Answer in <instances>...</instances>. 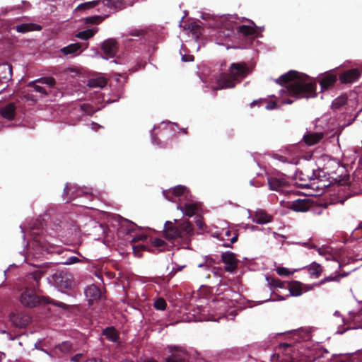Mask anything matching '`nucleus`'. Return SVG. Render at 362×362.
I'll return each mask as SVG.
<instances>
[{"instance_id":"774afa93","label":"nucleus","mask_w":362,"mask_h":362,"mask_svg":"<svg viewBox=\"0 0 362 362\" xmlns=\"http://www.w3.org/2000/svg\"><path fill=\"white\" fill-rule=\"evenodd\" d=\"M301 185H303L305 187H309V184L306 183V184H301Z\"/></svg>"},{"instance_id":"6e6552de","label":"nucleus","mask_w":362,"mask_h":362,"mask_svg":"<svg viewBox=\"0 0 362 362\" xmlns=\"http://www.w3.org/2000/svg\"><path fill=\"white\" fill-rule=\"evenodd\" d=\"M168 351L170 354L165 358V362H187L188 354L182 348L169 346Z\"/></svg>"},{"instance_id":"0e129e2a","label":"nucleus","mask_w":362,"mask_h":362,"mask_svg":"<svg viewBox=\"0 0 362 362\" xmlns=\"http://www.w3.org/2000/svg\"><path fill=\"white\" fill-rule=\"evenodd\" d=\"M1 72L0 73V75H1V76H5V75H6L7 74H6V72H5V71H4V69L2 68V66L1 67Z\"/></svg>"},{"instance_id":"603ef678","label":"nucleus","mask_w":362,"mask_h":362,"mask_svg":"<svg viewBox=\"0 0 362 362\" xmlns=\"http://www.w3.org/2000/svg\"><path fill=\"white\" fill-rule=\"evenodd\" d=\"M277 107V103L275 101H270L267 103L266 108L267 110H273Z\"/></svg>"},{"instance_id":"412c9836","label":"nucleus","mask_w":362,"mask_h":362,"mask_svg":"<svg viewBox=\"0 0 362 362\" xmlns=\"http://www.w3.org/2000/svg\"><path fill=\"white\" fill-rule=\"evenodd\" d=\"M13 28L18 33H25L30 31H40L42 30V26L36 23H29L17 25Z\"/></svg>"},{"instance_id":"f8f14e48","label":"nucleus","mask_w":362,"mask_h":362,"mask_svg":"<svg viewBox=\"0 0 362 362\" xmlns=\"http://www.w3.org/2000/svg\"><path fill=\"white\" fill-rule=\"evenodd\" d=\"M101 49L107 59L113 58L118 51V43L115 39H107L102 43Z\"/></svg>"},{"instance_id":"f3484780","label":"nucleus","mask_w":362,"mask_h":362,"mask_svg":"<svg viewBox=\"0 0 362 362\" xmlns=\"http://www.w3.org/2000/svg\"><path fill=\"white\" fill-rule=\"evenodd\" d=\"M85 294L88 298L89 305H92L94 301L100 299L101 296V291L99 287L92 284L86 288Z\"/></svg>"},{"instance_id":"ea45409f","label":"nucleus","mask_w":362,"mask_h":362,"mask_svg":"<svg viewBox=\"0 0 362 362\" xmlns=\"http://www.w3.org/2000/svg\"><path fill=\"white\" fill-rule=\"evenodd\" d=\"M39 82L42 83H45L49 85L50 87H52L55 85L56 81L53 77H44L41 78L38 80Z\"/></svg>"},{"instance_id":"7c9ffc66","label":"nucleus","mask_w":362,"mask_h":362,"mask_svg":"<svg viewBox=\"0 0 362 362\" xmlns=\"http://www.w3.org/2000/svg\"><path fill=\"white\" fill-rule=\"evenodd\" d=\"M347 102V97L346 95H340L335 98L332 103V110H339L344 106Z\"/></svg>"},{"instance_id":"2eb2a0df","label":"nucleus","mask_w":362,"mask_h":362,"mask_svg":"<svg viewBox=\"0 0 362 362\" xmlns=\"http://www.w3.org/2000/svg\"><path fill=\"white\" fill-rule=\"evenodd\" d=\"M287 288L292 296H299L303 292H306L313 288V286H308L303 284L298 281H293L287 284Z\"/></svg>"},{"instance_id":"8fccbe9b","label":"nucleus","mask_w":362,"mask_h":362,"mask_svg":"<svg viewBox=\"0 0 362 362\" xmlns=\"http://www.w3.org/2000/svg\"><path fill=\"white\" fill-rule=\"evenodd\" d=\"M226 288H228V285L226 284H220L217 288V290L216 291V293H217L218 295H220L223 290H226Z\"/></svg>"},{"instance_id":"f704fd0d","label":"nucleus","mask_w":362,"mask_h":362,"mask_svg":"<svg viewBox=\"0 0 362 362\" xmlns=\"http://www.w3.org/2000/svg\"><path fill=\"white\" fill-rule=\"evenodd\" d=\"M223 235L226 238V240H230V243H234L238 240V234L236 231H231L230 230L227 229L224 232Z\"/></svg>"},{"instance_id":"a211bd4d","label":"nucleus","mask_w":362,"mask_h":362,"mask_svg":"<svg viewBox=\"0 0 362 362\" xmlns=\"http://www.w3.org/2000/svg\"><path fill=\"white\" fill-rule=\"evenodd\" d=\"M81 190L76 189V187L69 183H66L63 190V197L66 202H70L76 197L80 196Z\"/></svg>"},{"instance_id":"79ce46f5","label":"nucleus","mask_w":362,"mask_h":362,"mask_svg":"<svg viewBox=\"0 0 362 362\" xmlns=\"http://www.w3.org/2000/svg\"><path fill=\"white\" fill-rule=\"evenodd\" d=\"M59 349L62 352H68L71 349V344L69 341L63 342L58 346Z\"/></svg>"},{"instance_id":"c756f323","label":"nucleus","mask_w":362,"mask_h":362,"mask_svg":"<svg viewBox=\"0 0 362 362\" xmlns=\"http://www.w3.org/2000/svg\"><path fill=\"white\" fill-rule=\"evenodd\" d=\"M308 272L310 275L319 277L322 273L321 265L316 262H313L308 267Z\"/></svg>"},{"instance_id":"09e8293b","label":"nucleus","mask_w":362,"mask_h":362,"mask_svg":"<svg viewBox=\"0 0 362 362\" xmlns=\"http://www.w3.org/2000/svg\"><path fill=\"white\" fill-rule=\"evenodd\" d=\"M42 226V223L39 221H36L35 223H33V226L31 227L32 229V235H39L38 232H35V229H39Z\"/></svg>"},{"instance_id":"f03ea898","label":"nucleus","mask_w":362,"mask_h":362,"mask_svg":"<svg viewBox=\"0 0 362 362\" xmlns=\"http://www.w3.org/2000/svg\"><path fill=\"white\" fill-rule=\"evenodd\" d=\"M163 194L168 200L170 202H174V199L175 197H178L180 200L182 199H186L187 202L184 204V205L180 204L177 206V209H179L185 216L188 217H192L199 210V204L191 201V192L189 189L184 185H180L175 186L173 188L164 190L163 192Z\"/></svg>"},{"instance_id":"4d7b16f0","label":"nucleus","mask_w":362,"mask_h":362,"mask_svg":"<svg viewBox=\"0 0 362 362\" xmlns=\"http://www.w3.org/2000/svg\"><path fill=\"white\" fill-rule=\"evenodd\" d=\"M81 357H82L81 354H77L71 358V361L77 362L81 359Z\"/></svg>"},{"instance_id":"3c124183","label":"nucleus","mask_w":362,"mask_h":362,"mask_svg":"<svg viewBox=\"0 0 362 362\" xmlns=\"http://www.w3.org/2000/svg\"><path fill=\"white\" fill-rule=\"evenodd\" d=\"M34 89L35 91H37L38 93H42L44 95H47V93L46 90L45 89V88H43L40 86L35 85Z\"/></svg>"},{"instance_id":"9b49d317","label":"nucleus","mask_w":362,"mask_h":362,"mask_svg":"<svg viewBox=\"0 0 362 362\" xmlns=\"http://www.w3.org/2000/svg\"><path fill=\"white\" fill-rule=\"evenodd\" d=\"M361 71L358 68L346 70L339 76V81L343 84L352 83L360 78Z\"/></svg>"},{"instance_id":"4468645a","label":"nucleus","mask_w":362,"mask_h":362,"mask_svg":"<svg viewBox=\"0 0 362 362\" xmlns=\"http://www.w3.org/2000/svg\"><path fill=\"white\" fill-rule=\"evenodd\" d=\"M221 259L226 264L225 270L226 272H233L237 269L238 260L234 253L231 252H223L221 255Z\"/></svg>"},{"instance_id":"4c0bfd02","label":"nucleus","mask_w":362,"mask_h":362,"mask_svg":"<svg viewBox=\"0 0 362 362\" xmlns=\"http://www.w3.org/2000/svg\"><path fill=\"white\" fill-rule=\"evenodd\" d=\"M80 109L83 112L89 115H92L95 112L93 107L87 103L81 104L80 105Z\"/></svg>"},{"instance_id":"cd10ccee","label":"nucleus","mask_w":362,"mask_h":362,"mask_svg":"<svg viewBox=\"0 0 362 362\" xmlns=\"http://www.w3.org/2000/svg\"><path fill=\"white\" fill-rule=\"evenodd\" d=\"M98 30V28H97L93 29H87L78 33L76 35V37L79 39L86 40L93 37L95 34L97 33Z\"/></svg>"},{"instance_id":"f257e3e1","label":"nucleus","mask_w":362,"mask_h":362,"mask_svg":"<svg viewBox=\"0 0 362 362\" xmlns=\"http://www.w3.org/2000/svg\"><path fill=\"white\" fill-rule=\"evenodd\" d=\"M275 82L285 88L281 90L296 100L315 98L317 96V83L309 76L291 70L281 75Z\"/></svg>"},{"instance_id":"5701e85b","label":"nucleus","mask_w":362,"mask_h":362,"mask_svg":"<svg viewBox=\"0 0 362 362\" xmlns=\"http://www.w3.org/2000/svg\"><path fill=\"white\" fill-rule=\"evenodd\" d=\"M83 45H84L83 49H86L88 47V43H86V44H82L80 42L72 43V44L69 45L66 47L62 48L61 52L64 55L74 54L77 51L81 49Z\"/></svg>"},{"instance_id":"72a5a7b5","label":"nucleus","mask_w":362,"mask_h":362,"mask_svg":"<svg viewBox=\"0 0 362 362\" xmlns=\"http://www.w3.org/2000/svg\"><path fill=\"white\" fill-rule=\"evenodd\" d=\"M100 1V0H96V1H92L82 3V4H79L76 7V9L77 11H85L87 9H90L92 8L97 6L99 4Z\"/></svg>"},{"instance_id":"6e6d98bb","label":"nucleus","mask_w":362,"mask_h":362,"mask_svg":"<svg viewBox=\"0 0 362 362\" xmlns=\"http://www.w3.org/2000/svg\"><path fill=\"white\" fill-rule=\"evenodd\" d=\"M291 347H292V346H291V344H286V343H284V344H281L280 345V349H284V350H285V351H287L288 349H291Z\"/></svg>"},{"instance_id":"37998d69","label":"nucleus","mask_w":362,"mask_h":362,"mask_svg":"<svg viewBox=\"0 0 362 362\" xmlns=\"http://www.w3.org/2000/svg\"><path fill=\"white\" fill-rule=\"evenodd\" d=\"M153 245L156 247H164L166 245L165 242L161 238H153L152 240Z\"/></svg>"},{"instance_id":"0eeeda50","label":"nucleus","mask_w":362,"mask_h":362,"mask_svg":"<svg viewBox=\"0 0 362 362\" xmlns=\"http://www.w3.org/2000/svg\"><path fill=\"white\" fill-rule=\"evenodd\" d=\"M284 206L297 212H305L310 209L313 202L310 199H297L293 201H282Z\"/></svg>"},{"instance_id":"4be33fe9","label":"nucleus","mask_w":362,"mask_h":362,"mask_svg":"<svg viewBox=\"0 0 362 362\" xmlns=\"http://www.w3.org/2000/svg\"><path fill=\"white\" fill-rule=\"evenodd\" d=\"M104 6L115 10L122 9L132 3L127 2V0H103Z\"/></svg>"},{"instance_id":"de8ad7c7","label":"nucleus","mask_w":362,"mask_h":362,"mask_svg":"<svg viewBox=\"0 0 362 362\" xmlns=\"http://www.w3.org/2000/svg\"><path fill=\"white\" fill-rule=\"evenodd\" d=\"M79 262H81L79 258H78L77 257H75V256H72V257H68L66 259L65 264H73L78 263Z\"/></svg>"},{"instance_id":"a19ab883","label":"nucleus","mask_w":362,"mask_h":362,"mask_svg":"<svg viewBox=\"0 0 362 362\" xmlns=\"http://www.w3.org/2000/svg\"><path fill=\"white\" fill-rule=\"evenodd\" d=\"M146 246L144 245H134L133 246V252L135 256L141 257V254L140 253L141 251L146 250Z\"/></svg>"},{"instance_id":"49530a36","label":"nucleus","mask_w":362,"mask_h":362,"mask_svg":"<svg viewBox=\"0 0 362 362\" xmlns=\"http://www.w3.org/2000/svg\"><path fill=\"white\" fill-rule=\"evenodd\" d=\"M272 362H288L287 360H284L279 354H274L271 358Z\"/></svg>"},{"instance_id":"1a4fd4ad","label":"nucleus","mask_w":362,"mask_h":362,"mask_svg":"<svg viewBox=\"0 0 362 362\" xmlns=\"http://www.w3.org/2000/svg\"><path fill=\"white\" fill-rule=\"evenodd\" d=\"M268 185L272 190L286 193L289 195L295 194L293 192L285 190L288 187V182L284 177H270L268 178Z\"/></svg>"},{"instance_id":"13d9d810","label":"nucleus","mask_w":362,"mask_h":362,"mask_svg":"<svg viewBox=\"0 0 362 362\" xmlns=\"http://www.w3.org/2000/svg\"><path fill=\"white\" fill-rule=\"evenodd\" d=\"M85 362H104V361L100 358H90V359L86 360Z\"/></svg>"},{"instance_id":"aec40b11","label":"nucleus","mask_w":362,"mask_h":362,"mask_svg":"<svg viewBox=\"0 0 362 362\" xmlns=\"http://www.w3.org/2000/svg\"><path fill=\"white\" fill-rule=\"evenodd\" d=\"M102 334L106 337L107 340L114 343L119 341V333L115 327H107L103 329Z\"/></svg>"},{"instance_id":"e2e57ef3","label":"nucleus","mask_w":362,"mask_h":362,"mask_svg":"<svg viewBox=\"0 0 362 362\" xmlns=\"http://www.w3.org/2000/svg\"><path fill=\"white\" fill-rule=\"evenodd\" d=\"M293 102V100H289V99H287V100H284V103H287V104H291Z\"/></svg>"},{"instance_id":"dca6fc26","label":"nucleus","mask_w":362,"mask_h":362,"mask_svg":"<svg viewBox=\"0 0 362 362\" xmlns=\"http://www.w3.org/2000/svg\"><path fill=\"white\" fill-rule=\"evenodd\" d=\"M16 106L14 103H8L0 108V115L7 120L11 121L16 117Z\"/></svg>"},{"instance_id":"338daca9","label":"nucleus","mask_w":362,"mask_h":362,"mask_svg":"<svg viewBox=\"0 0 362 362\" xmlns=\"http://www.w3.org/2000/svg\"><path fill=\"white\" fill-rule=\"evenodd\" d=\"M34 240H35L36 242L41 243L40 239V238H37V237H34Z\"/></svg>"},{"instance_id":"c03bdc74","label":"nucleus","mask_w":362,"mask_h":362,"mask_svg":"<svg viewBox=\"0 0 362 362\" xmlns=\"http://www.w3.org/2000/svg\"><path fill=\"white\" fill-rule=\"evenodd\" d=\"M276 272L280 276H288L291 274L287 268L282 267H277Z\"/></svg>"},{"instance_id":"58836bf2","label":"nucleus","mask_w":362,"mask_h":362,"mask_svg":"<svg viewBox=\"0 0 362 362\" xmlns=\"http://www.w3.org/2000/svg\"><path fill=\"white\" fill-rule=\"evenodd\" d=\"M329 281H336V282L339 283L340 281V276H337L336 274L334 276H330L325 277V279H322L319 282L318 284L322 285V284H324L326 282H329Z\"/></svg>"},{"instance_id":"864d4df0","label":"nucleus","mask_w":362,"mask_h":362,"mask_svg":"<svg viewBox=\"0 0 362 362\" xmlns=\"http://www.w3.org/2000/svg\"><path fill=\"white\" fill-rule=\"evenodd\" d=\"M264 101V100H263V99H259V100H254V101H252V102L250 103V107H254L256 105H260V104H262Z\"/></svg>"},{"instance_id":"c85d7f7f","label":"nucleus","mask_w":362,"mask_h":362,"mask_svg":"<svg viewBox=\"0 0 362 362\" xmlns=\"http://www.w3.org/2000/svg\"><path fill=\"white\" fill-rule=\"evenodd\" d=\"M2 68L4 69V71L6 72L7 74L5 76L0 75V84L3 83L5 81L11 80L13 74V67L11 64H3Z\"/></svg>"},{"instance_id":"ddd939ff","label":"nucleus","mask_w":362,"mask_h":362,"mask_svg":"<svg viewBox=\"0 0 362 362\" xmlns=\"http://www.w3.org/2000/svg\"><path fill=\"white\" fill-rule=\"evenodd\" d=\"M10 321L16 327H25L31 321V317L28 314L24 313H12L10 316Z\"/></svg>"},{"instance_id":"bf43d9fd","label":"nucleus","mask_w":362,"mask_h":362,"mask_svg":"<svg viewBox=\"0 0 362 362\" xmlns=\"http://www.w3.org/2000/svg\"><path fill=\"white\" fill-rule=\"evenodd\" d=\"M139 362H158L156 360L152 358H146L143 361H141Z\"/></svg>"},{"instance_id":"473e14b6","label":"nucleus","mask_w":362,"mask_h":362,"mask_svg":"<svg viewBox=\"0 0 362 362\" xmlns=\"http://www.w3.org/2000/svg\"><path fill=\"white\" fill-rule=\"evenodd\" d=\"M267 280L268 281L269 285L272 288H285L286 287V282H283V281H281V280H279V279H278L276 278L267 277Z\"/></svg>"},{"instance_id":"052dcab7","label":"nucleus","mask_w":362,"mask_h":362,"mask_svg":"<svg viewBox=\"0 0 362 362\" xmlns=\"http://www.w3.org/2000/svg\"><path fill=\"white\" fill-rule=\"evenodd\" d=\"M189 58L187 57V56H183L182 57V60L185 61V62H188V61H192L193 60V57L192 56H189Z\"/></svg>"},{"instance_id":"c9c22d12","label":"nucleus","mask_w":362,"mask_h":362,"mask_svg":"<svg viewBox=\"0 0 362 362\" xmlns=\"http://www.w3.org/2000/svg\"><path fill=\"white\" fill-rule=\"evenodd\" d=\"M104 17L100 16H90L85 19V23L86 24H99L104 20Z\"/></svg>"},{"instance_id":"a878e982","label":"nucleus","mask_w":362,"mask_h":362,"mask_svg":"<svg viewBox=\"0 0 362 362\" xmlns=\"http://www.w3.org/2000/svg\"><path fill=\"white\" fill-rule=\"evenodd\" d=\"M322 139V134L318 133L308 134L303 136L304 142L309 146L317 144Z\"/></svg>"},{"instance_id":"5fc2aeb1","label":"nucleus","mask_w":362,"mask_h":362,"mask_svg":"<svg viewBox=\"0 0 362 362\" xmlns=\"http://www.w3.org/2000/svg\"><path fill=\"white\" fill-rule=\"evenodd\" d=\"M144 33L143 30H135L131 33L132 36H141Z\"/></svg>"},{"instance_id":"39448f33","label":"nucleus","mask_w":362,"mask_h":362,"mask_svg":"<svg viewBox=\"0 0 362 362\" xmlns=\"http://www.w3.org/2000/svg\"><path fill=\"white\" fill-rule=\"evenodd\" d=\"M21 302L23 305L33 308L37 306L39 304H52L57 307L61 308L65 310H69L70 308V305H67L63 302L57 301L56 300L51 299L49 297L42 296L40 297L37 296L34 292L31 290L26 289L21 296Z\"/></svg>"},{"instance_id":"b1692460","label":"nucleus","mask_w":362,"mask_h":362,"mask_svg":"<svg viewBox=\"0 0 362 362\" xmlns=\"http://www.w3.org/2000/svg\"><path fill=\"white\" fill-rule=\"evenodd\" d=\"M253 219L258 224H264L272 221V216L264 211L260 210L255 213Z\"/></svg>"},{"instance_id":"a18cd8bd","label":"nucleus","mask_w":362,"mask_h":362,"mask_svg":"<svg viewBox=\"0 0 362 362\" xmlns=\"http://www.w3.org/2000/svg\"><path fill=\"white\" fill-rule=\"evenodd\" d=\"M30 276L35 281L36 284H37L40 279H41L42 273L39 271H35L30 274Z\"/></svg>"},{"instance_id":"6ab92c4d","label":"nucleus","mask_w":362,"mask_h":362,"mask_svg":"<svg viewBox=\"0 0 362 362\" xmlns=\"http://www.w3.org/2000/svg\"><path fill=\"white\" fill-rule=\"evenodd\" d=\"M337 76L332 73H327L320 79V84L322 90H327L333 86L337 82Z\"/></svg>"},{"instance_id":"20e7f679","label":"nucleus","mask_w":362,"mask_h":362,"mask_svg":"<svg viewBox=\"0 0 362 362\" xmlns=\"http://www.w3.org/2000/svg\"><path fill=\"white\" fill-rule=\"evenodd\" d=\"M193 229L192 223L188 221L180 223L175 221V223L166 221L164 226V235L168 240H174L180 238L185 240L193 234Z\"/></svg>"},{"instance_id":"7ed1b4c3","label":"nucleus","mask_w":362,"mask_h":362,"mask_svg":"<svg viewBox=\"0 0 362 362\" xmlns=\"http://www.w3.org/2000/svg\"><path fill=\"white\" fill-rule=\"evenodd\" d=\"M250 73L249 67L245 62L232 63L228 73H221L217 78L220 89L233 88L240 83Z\"/></svg>"},{"instance_id":"423d86ee","label":"nucleus","mask_w":362,"mask_h":362,"mask_svg":"<svg viewBox=\"0 0 362 362\" xmlns=\"http://www.w3.org/2000/svg\"><path fill=\"white\" fill-rule=\"evenodd\" d=\"M52 279L60 289L71 288L73 284L72 275L66 271H57L52 275Z\"/></svg>"},{"instance_id":"e433bc0d","label":"nucleus","mask_w":362,"mask_h":362,"mask_svg":"<svg viewBox=\"0 0 362 362\" xmlns=\"http://www.w3.org/2000/svg\"><path fill=\"white\" fill-rule=\"evenodd\" d=\"M167 306L165 300L162 298H158L154 302V308L158 310H165Z\"/></svg>"},{"instance_id":"680f3d73","label":"nucleus","mask_w":362,"mask_h":362,"mask_svg":"<svg viewBox=\"0 0 362 362\" xmlns=\"http://www.w3.org/2000/svg\"><path fill=\"white\" fill-rule=\"evenodd\" d=\"M347 274H348L347 273L344 272V273H342V274H337V276H340V279H341L342 277L346 276H347Z\"/></svg>"},{"instance_id":"2f4dec72","label":"nucleus","mask_w":362,"mask_h":362,"mask_svg":"<svg viewBox=\"0 0 362 362\" xmlns=\"http://www.w3.org/2000/svg\"><path fill=\"white\" fill-rule=\"evenodd\" d=\"M237 31L244 36H250L255 33V30L252 27L245 25L238 26Z\"/></svg>"},{"instance_id":"bb28decb","label":"nucleus","mask_w":362,"mask_h":362,"mask_svg":"<svg viewBox=\"0 0 362 362\" xmlns=\"http://www.w3.org/2000/svg\"><path fill=\"white\" fill-rule=\"evenodd\" d=\"M107 81L104 77H98L91 78L88 82V86L90 88H103L107 85Z\"/></svg>"},{"instance_id":"393cba45","label":"nucleus","mask_w":362,"mask_h":362,"mask_svg":"<svg viewBox=\"0 0 362 362\" xmlns=\"http://www.w3.org/2000/svg\"><path fill=\"white\" fill-rule=\"evenodd\" d=\"M200 22H192L186 23L184 29L189 31L193 35L198 37L202 34V28L199 24Z\"/></svg>"},{"instance_id":"69168bd1","label":"nucleus","mask_w":362,"mask_h":362,"mask_svg":"<svg viewBox=\"0 0 362 362\" xmlns=\"http://www.w3.org/2000/svg\"><path fill=\"white\" fill-rule=\"evenodd\" d=\"M317 250H318V252H319L320 255H322L323 254V250H322V248H318Z\"/></svg>"},{"instance_id":"9d476101","label":"nucleus","mask_w":362,"mask_h":362,"mask_svg":"<svg viewBox=\"0 0 362 362\" xmlns=\"http://www.w3.org/2000/svg\"><path fill=\"white\" fill-rule=\"evenodd\" d=\"M321 170H314L309 168H305L302 170H298L296 173V179L300 181H312L319 180L320 177Z\"/></svg>"}]
</instances>
